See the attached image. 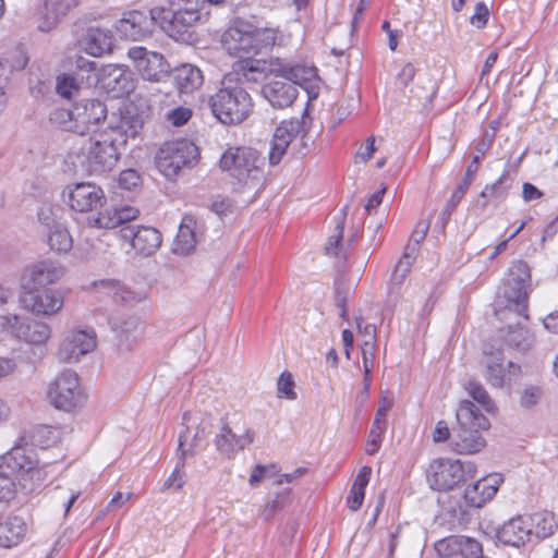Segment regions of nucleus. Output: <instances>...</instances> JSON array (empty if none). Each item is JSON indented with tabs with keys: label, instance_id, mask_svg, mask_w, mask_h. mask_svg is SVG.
Returning <instances> with one entry per match:
<instances>
[{
	"label": "nucleus",
	"instance_id": "1",
	"mask_svg": "<svg viewBox=\"0 0 558 558\" xmlns=\"http://www.w3.org/2000/svg\"><path fill=\"white\" fill-rule=\"evenodd\" d=\"M284 39L286 36L278 25L251 16L234 19L221 34L220 44L223 51L234 59V71L248 81H257L256 75L268 71V63L255 57L276 46H282Z\"/></svg>",
	"mask_w": 558,
	"mask_h": 558
},
{
	"label": "nucleus",
	"instance_id": "2",
	"mask_svg": "<svg viewBox=\"0 0 558 558\" xmlns=\"http://www.w3.org/2000/svg\"><path fill=\"white\" fill-rule=\"evenodd\" d=\"M219 169L232 178L239 193L256 192L264 185L265 174L259 153L248 146H230L220 156Z\"/></svg>",
	"mask_w": 558,
	"mask_h": 558
},
{
	"label": "nucleus",
	"instance_id": "3",
	"mask_svg": "<svg viewBox=\"0 0 558 558\" xmlns=\"http://www.w3.org/2000/svg\"><path fill=\"white\" fill-rule=\"evenodd\" d=\"M254 106L253 98L243 84L230 75L223 77L221 87L210 98L214 116L227 125L245 121L253 113Z\"/></svg>",
	"mask_w": 558,
	"mask_h": 558
},
{
	"label": "nucleus",
	"instance_id": "4",
	"mask_svg": "<svg viewBox=\"0 0 558 558\" xmlns=\"http://www.w3.org/2000/svg\"><path fill=\"white\" fill-rule=\"evenodd\" d=\"M531 291V272L525 262L512 264L498 291V303L502 308L496 310L500 320L513 313L517 317L527 319V300Z\"/></svg>",
	"mask_w": 558,
	"mask_h": 558
},
{
	"label": "nucleus",
	"instance_id": "5",
	"mask_svg": "<svg viewBox=\"0 0 558 558\" xmlns=\"http://www.w3.org/2000/svg\"><path fill=\"white\" fill-rule=\"evenodd\" d=\"M458 427L450 440L452 451L459 454H473L486 446L482 430L489 428L488 418L469 400H463L456 413Z\"/></svg>",
	"mask_w": 558,
	"mask_h": 558
},
{
	"label": "nucleus",
	"instance_id": "6",
	"mask_svg": "<svg viewBox=\"0 0 558 558\" xmlns=\"http://www.w3.org/2000/svg\"><path fill=\"white\" fill-rule=\"evenodd\" d=\"M199 149L191 141L182 138L165 142L157 150L155 162L167 178L175 177L183 168H191L199 160Z\"/></svg>",
	"mask_w": 558,
	"mask_h": 558
},
{
	"label": "nucleus",
	"instance_id": "7",
	"mask_svg": "<svg viewBox=\"0 0 558 558\" xmlns=\"http://www.w3.org/2000/svg\"><path fill=\"white\" fill-rule=\"evenodd\" d=\"M150 15L171 37L184 34L201 19L197 4L191 0H184L183 5L172 1L169 8H155Z\"/></svg>",
	"mask_w": 558,
	"mask_h": 558
},
{
	"label": "nucleus",
	"instance_id": "8",
	"mask_svg": "<svg viewBox=\"0 0 558 558\" xmlns=\"http://www.w3.org/2000/svg\"><path fill=\"white\" fill-rule=\"evenodd\" d=\"M476 471L474 463L461 460L437 459L427 469V481L435 490H450Z\"/></svg>",
	"mask_w": 558,
	"mask_h": 558
},
{
	"label": "nucleus",
	"instance_id": "9",
	"mask_svg": "<svg viewBox=\"0 0 558 558\" xmlns=\"http://www.w3.org/2000/svg\"><path fill=\"white\" fill-rule=\"evenodd\" d=\"M47 399L56 409L63 411L81 407L85 401V395L77 374L72 369L59 373L48 385Z\"/></svg>",
	"mask_w": 558,
	"mask_h": 558
},
{
	"label": "nucleus",
	"instance_id": "10",
	"mask_svg": "<svg viewBox=\"0 0 558 558\" xmlns=\"http://www.w3.org/2000/svg\"><path fill=\"white\" fill-rule=\"evenodd\" d=\"M0 329L20 341L38 347L51 337V327L47 323L17 314L1 315Z\"/></svg>",
	"mask_w": 558,
	"mask_h": 558
},
{
	"label": "nucleus",
	"instance_id": "11",
	"mask_svg": "<svg viewBox=\"0 0 558 558\" xmlns=\"http://www.w3.org/2000/svg\"><path fill=\"white\" fill-rule=\"evenodd\" d=\"M97 335L93 328L69 330L59 343L57 359L61 363H76L80 359L94 351Z\"/></svg>",
	"mask_w": 558,
	"mask_h": 558
},
{
	"label": "nucleus",
	"instance_id": "12",
	"mask_svg": "<svg viewBox=\"0 0 558 558\" xmlns=\"http://www.w3.org/2000/svg\"><path fill=\"white\" fill-rule=\"evenodd\" d=\"M22 308L35 316L51 317L63 307V296L60 290L45 289L23 291L19 298Z\"/></svg>",
	"mask_w": 558,
	"mask_h": 558
},
{
	"label": "nucleus",
	"instance_id": "13",
	"mask_svg": "<svg viewBox=\"0 0 558 558\" xmlns=\"http://www.w3.org/2000/svg\"><path fill=\"white\" fill-rule=\"evenodd\" d=\"M64 268L59 263L45 259L25 268L21 278L22 291L39 290L58 282L64 276Z\"/></svg>",
	"mask_w": 558,
	"mask_h": 558
},
{
	"label": "nucleus",
	"instance_id": "14",
	"mask_svg": "<svg viewBox=\"0 0 558 558\" xmlns=\"http://www.w3.org/2000/svg\"><path fill=\"white\" fill-rule=\"evenodd\" d=\"M268 70L278 72L282 78L289 81L292 85L301 86L307 93L310 99L318 97L322 81L316 66L278 63L276 68H268Z\"/></svg>",
	"mask_w": 558,
	"mask_h": 558
},
{
	"label": "nucleus",
	"instance_id": "15",
	"mask_svg": "<svg viewBox=\"0 0 558 558\" xmlns=\"http://www.w3.org/2000/svg\"><path fill=\"white\" fill-rule=\"evenodd\" d=\"M128 56L144 80L160 82L169 74V64L161 53L147 51L144 47H133Z\"/></svg>",
	"mask_w": 558,
	"mask_h": 558
},
{
	"label": "nucleus",
	"instance_id": "16",
	"mask_svg": "<svg viewBox=\"0 0 558 558\" xmlns=\"http://www.w3.org/2000/svg\"><path fill=\"white\" fill-rule=\"evenodd\" d=\"M254 439L255 432L252 428H245L242 433H238L228 423L222 422L214 438V445L221 457L230 460L250 446Z\"/></svg>",
	"mask_w": 558,
	"mask_h": 558
},
{
	"label": "nucleus",
	"instance_id": "17",
	"mask_svg": "<svg viewBox=\"0 0 558 558\" xmlns=\"http://www.w3.org/2000/svg\"><path fill=\"white\" fill-rule=\"evenodd\" d=\"M105 202L102 189L93 183H77L69 196L71 208L78 213L93 211L101 207Z\"/></svg>",
	"mask_w": 558,
	"mask_h": 558
},
{
	"label": "nucleus",
	"instance_id": "18",
	"mask_svg": "<svg viewBox=\"0 0 558 558\" xmlns=\"http://www.w3.org/2000/svg\"><path fill=\"white\" fill-rule=\"evenodd\" d=\"M301 124L298 120H283L275 129L268 154L270 165L275 166L281 161L289 145L299 134Z\"/></svg>",
	"mask_w": 558,
	"mask_h": 558
},
{
	"label": "nucleus",
	"instance_id": "19",
	"mask_svg": "<svg viewBox=\"0 0 558 558\" xmlns=\"http://www.w3.org/2000/svg\"><path fill=\"white\" fill-rule=\"evenodd\" d=\"M262 88L264 97L274 108L283 109L290 107L298 97V89L294 85L283 81L278 72Z\"/></svg>",
	"mask_w": 558,
	"mask_h": 558
},
{
	"label": "nucleus",
	"instance_id": "20",
	"mask_svg": "<svg viewBox=\"0 0 558 558\" xmlns=\"http://www.w3.org/2000/svg\"><path fill=\"white\" fill-rule=\"evenodd\" d=\"M502 481V475L498 473L482 477L465 488V502L470 507L481 508L496 495Z\"/></svg>",
	"mask_w": 558,
	"mask_h": 558
},
{
	"label": "nucleus",
	"instance_id": "21",
	"mask_svg": "<svg viewBox=\"0 0 558 558\" xmlns=\"http://www.w3.org/2000/svg\"><path fill=\"white\" fill-rule=\"evenodd\" d=\"M109 324L122 349L130 350L142 335L143 323L136 315L110 318Z\"/></svg>",
	"mask_w": 558,
	"mask_h": 558
},
{
	"label": "nucleus",
	"instance_id": "22",
	"mask_svg": "<svg viewBox=\"0 0 558 558\" xmlns=\"http://www.w3.org/2000/svg\"><path fill=\"white\" fill-rule=\"evenodd\" d=\"M497 538L500 543L513 547L525 545L532 538L529 519L517 517L509 520L497 531Z\"/></svg>",
	"mask_w": 558,
	"mask_h": 558
},
{
	"label": "nucleus",
	"instance_id": "23",
	"mask_svg": "<svg viewBox=\"0 0 558 558\" xmlns=\"http://www.w3.org/2000/svg\"><path fill=\"white\" fill-rule=\"evenodd\" d=\"M100 137H102L101 134L89 138L85 155L90 166L101 169L110 168L118 159L117 148L112 142Z\"/></svg>",
	"mask_w": 558,
	"mask_h": 558
},
{
	"label": "nucleus",
	"instance_id": "24",
	"mask_svg": "<svg viewBox=\"0 0 558 558\" xmlns=\"http://www.w3.org/2000/svg\"><path fill=\"white\" fill-rule=\"evenodd\" d=\"M90 287L98 292H104L111 296L116 302L125 304L140 302L146 298L144 291H132L114 279L93 281Z\"/></svg>",
	"mask_w": 558,
	"mask_h": 558
},
{
	"label": "nucleus",
	"instance_id": "25",
	"mask_svg": "<svg viewBox=\"0 0 558 558\" xmlns=\"http://www.w3.org/2000/svg\"><path fill=\"white\" fill-rule=\"evenodd\" d=\"M515 323L509 324L505 328L499 329V338L502 342L511 348L519 351H527L534 341L533 335L527 330V328L522 324V318Z\"/></svg>",
	"mask_w": 558,
	"mask_h": 558
},
{
	"label": "nucleus",
	"instance_id": "26",
	"mask_svg": "<svg viewBox=\"0 0 558 558\" xmlns=\"http://www.w3.org/2000/svg\"><path fill=\"white\" fill-rule=\"evenodd\" d=\"M149 19L140 11L129 12L119 22L120 33L132 40H140L149 33Z\"/></svg>",
	"mask_w": 558,
	"mask_h": 558
},
{
	"label": "nucleus",
	"instance_id": "27",
	"mask_svg": "<svg viewBox=\"0 0 558 558\" xmlns=\"http://www.w3.org/2000/svg\"><path fill=\"white\" fill-rule=\"evenodd\" d=\"M418 255V246H405V250L395 266L388 284V293L395 294L399 292L400 287L404 282L407 276L411 271V267Z\"/></svg>",
	"mask_w": 558,
	"mask_h": 558
},
{
	"label": "nucleus",
	"instance_id": "28",
	"mask_svg": "<svg viewBox=\"0 0 558 558\" xmlns=\"http://www.w3.org/2000/svg\"><path fill=\"white\" fill-rule=\"evenodd\" d=\"M76 4V0H45L43 22L38 27L44 32L51 29Z\"/></svg>",
	"mask_w": 558,
	"mask_h": 558
},
{
	"label": "nucleus",
	"instance_id": "29",
	"mask_svg": "<svg viewBox=\"0 0 558 558\" xmlns=\"http://www.w3.org/2000/svg\"><path fill=\"white\" fill-rule=\"evenodd\" d=\"M26 523L20 517H10L0 523V547L17 546L26 534Z\"/></svg>",
	"mask_w": 558,
	"mask_h": 558
},
{
	"label": "nucleus",
	"instance_id": "30",
	"mask_svg": "<svg viewBox=\"0 0 558 558\" xmlns=\"http://www.w3.org/2000/svg\"><path fill=\"white\" fill-rule=\"evenodd\" d=\"M138 215L140 210L132 206L113 208L99 213L98 217L95 219V225L99 228L113 229L126 221L136 219Z\"/></svg>",
	"mask_w": 558,
	"mask_h": 558
},
{
	"label": "nucleus",
	"instance_id": "31",
	"mask_svg": "<svg viewBox=\"0 0 558 558\" xmlns=\"http://www.w3.org/2000/svg\"><path fill=\"white\" fill-rule=\"evenodd\" d=\"M187 441V434H180L179 444H178V452L179 459L178 463L170 474V476L165 481L162 488L168 489L174 487L175 489H181L184 485V476L185 473L182 471L185 465V459L187 457L194 456V451L192 449H184V445Z\"/></svg>",
	"mask_w": 558,
	"mask_h": 558
},
{
	"label": "nucleus",
	"instance_id": "32",
	"mask_svg": "<svg viewBox=\"0 0 558 558\" xmlns=\"http://www.w3.org/2000/svg\"><path fill=\"white\" fill-rule=\"evenodd\" d=\"M174 84L181 93H191L203 84V75L198 68L183 64L174 71Z\"/></svg>",
	"mask_w": 558,
	"mask_h": 558
},
{
	"label": "nucleus",
	"instance_id": "33",
	"mask_svg": "<svg viewBox=\"0 0 558 558\" xmlns=\"http://www.w3.org/2000/svg\"><path fill=\"white\" fill-rule=\"evenodd\" d=\"M122 238L131 244H161V233L153 227L125 226L120 230Z\"/></svg>",
	"mask_w": 558,
	"mask_h": 558
},
{
	"label": "nucleus",
	"instance_id": "34",
	"mask_svg": "<svg viewBox=\"0 0 558 558\" xmlns=\"http://www.w3.org/2000/svg\"><path fill=\"white\" fill-rule=\"evenodd\" d=\"M203 240V228L192 215H185L179 226L177 244H196Z\"/></svg>",
	"mask_w": 558,
	"mask_h": 558
},
{
	"label": "nucleus",
	"instance_id": "35",
	"mask_svg": "<svg viewBox=\"0 0 558 558\" xmlns=\"http://www.w3.org/2000/svg\"><path fill=\"white\" fill-rule=\"evenodd\" d=\"M532 527V536L546 538L558 530V523L550 512L534 513L527 518Z\"/></svg>",
	"mask_w": 558,
	"mask_h": 558
},
{
	"label": "nucleus",
	"instance_id": "36",
	"mask_svg": "<svg viewBox=\"0 0 558 558\" xmlns=\"http://www.w3.org/2000/svg\"><path fill=\"white\" fill-rule=\"evenodd\" d=\"M111 39L101 29H90L84 41V50L94 57H100L110 50Z\"/></svg>",
	"mask_w": 558,
	"mask_h": 558
},
{
	"label": "nucleus",
	"instance_id": "37",
	"mask_svg": "<svg viewBox=\"0 0 558 558\" xmlns=\"http://www.w3.org/2000/svg\"><path fill=\"white\" fill-rule=\"evenodd\" d=\"M4 462L12 471L20 473V475L32 465L38 463L31 454L26 452L24 447H14L4 456Z\"/></svg>",
	"mask_w": 558,
	"mask_h": 558
},
{
	"label": "nucleus",
	"instance_id": "38",
	"mask_svg": "<svg viewBox=\"0 0 558 558\" xmlns=\"http://www.w3.org/2000/svg\"><path fill=\"white\" fill-rule=\"evenodd\" d=\"M486 378L495 387H502L505 378L504 357L501 352H496L485 361Z\"/></svg>",
	"mask_w": 558,
	"mask_h": 558
},
{
	"label": "nucleus",
	"instance_id": "39",
	"mask_svg": "<svg viewBox=\"0 0 558 558\" xmlns=\"http://www.w3.org/2000/svg\"><path fill=\"white\" fill-rule=\"evenodd\" d=\"M46 480V473L38 466V463L26 469L19 478V485L25 494H31L41 486Z\"/></svg>",
	"mask_w": 558,
	"mask_h": 558
},
{
	"label": "nucleus",
	"instance_id": "40",
	"mask_svg": "<svg viewBox=\"0 0 558 558\" xmlns=\"http://www.w3.org/2000/svg\"><path fill=\"white\" fill-rule=\"evenodd\" d=\"M59 429L49 425H39L33 428L31 440L34 446L48 448L59 440Z\"/></svg>",
	"mask_w": 558,
	"mask_h": 558
},
{
	"label": "nucleus",
	"instance_id": "41",
	"mask_svg": "<svg viewBox=\"0 0 558 558\" xmlns=\"http://www.w3.org/2000/svg\"><path fill=\"white\" fill-rule=\"evenodd\" d=\"M108 76H113L114 85H111V82H108L105 84V87L108 88L111 93H113L114 97L129 94L132 89L130 77L125 72L118 69H113L109 72Z\"/></svg>",
	"mask_w": 558,
	"mask_h": 558
},
{
	"label": "nucleus",
	"instance_id": "42",
	"mask_svg": "<svg viewBox=\"0 0 558 558\" xmlns=\"http://www.w3.org/2000/svg\"><path fill=\"white\" fill-rule=\"evenodd\" d=\"M466 390L470 397H472V399L475 400L486 412L494 411L495 404L480 383L470 380L466 386Z\"/></svg>",
	"mask_w": 558,
	"mask_h": 558
},
{
	"label": "nucleus",
	"instance_id": "43",
	"mask_svg": "<svg viewBox=\"0 0 558 558\" xmlns=\"http://www.w3.org/2000/svg\"><path fill=\"white\" fill-rule=\"evenodd\" d=\"M457 549L463 558H481L482 545L474 538L457 536Z\"/></svg>",
	"mask_w": 558,
	"mask_h": 558
},
{
	"label": "nucleus",
	"instance_id": "44",
	"mask_svg": "<svg viewBox=\"0 0 558 558\" xmlns=\"http://www.w3.org/2000/svg\"><path fill=\"white\" fill-rule=\"evenodd\" d=\"M84 122L97 123L107 117V108L104 102L97 99L86 100L84 104Z\"/></svg>",
	"mask_w": 558,
	"mask_h": 558
},
{
	"label": "nucleus",
	"instance_id": "45",
	"mask_svg": "<svg viewBox=\"0 0 558 558\" xmlns=\"http://www.w3.org/2000/svg\"><path fill=\"white\" fill-rule=\"evenodd\" d=\"M386 428L387 423H378V420H374L365 449L368 454H375L378 451Z\"/></svg>",
	"mask_w": 558,
	"mask_h": 558
},
{
	"label": "nucleus",
	"instance_id": "46",
	"mask_svg": "<svg viewBox=\"0 0 558 558\" xmlns=\"http://www.w3.org/2000/svg\"><path fill=\"white\" fill-rule=\"evenodd\" d=\"M16 485L8 475L0 473V512L3 513L10 500L14 498Z\"/></svg>",
	"mask_w": 558,
	"mask_h": 558
},
{
	"label": "nucleus",
	"instance_id": "47",
	"mask_svg": "<svg viewBox=\"0 0 558 558\" xmlns=\"http://www.w3.org/2000/svg\"><path fill=\"white\" fill-rule=\"evenodd\" d=\"M78 84L73 75L61 74L57 77V93L66 99H71L74 93L78 92Z\"/></svg>",
	"mask_w": 558,
	"mask_h": 558
},
{
	"label": "nucleus",
	"instance_id": "48",
	"mask_svg": "<svg viewBox=\"0 0 558 558\" xmlns=\"http://www.w3.org/2000/svg\"><path fill=\"white\" fill-rule=\"evenodd\" d=\"M118 186L125 191H134L142 185L141 174L134 169H126L120 172L118 180Z\"/></svg>",
	"mask_w": 558,
	"mask_h": 558
},
{
	"label": "nucleus",
	"instance_id": "49",
	"mask_svg": "<svg viewBox=\"0 0 558 558\" xmlns=\"http://www.w3.org/2000/svg\"><path fill=\"white\" fill-rule=\"evenodd\" d=\"M289 494H290V490L287 489L280 494H277V496L274 500L266 504L262 510L263 518L265 520H270L276 512L283 509L290 500Z\"/></svg>",
	"mask_w": 558,
	"mask_h": 558
},
{
	"label": "nucleus",
	"instance_id": "50",
	"mask_svg": "<svg viewBox=\"0 0 558 558\" xmlns=\"http://www.w3.org/2000/svg\"><path fill=\"white\" fill-rule=\"evenodd\" d=\"M192 110L187 107H177L170 110L166 118L173 126H182L192 118Z\"/></svg>",
	"mask_w": 558,
	"mask_h": 558
},
{
	"label": "nucleus",
	"instance_id": "51",
	"mask_svg": "<svg viewBox=\"0 0 558 558\" xmlns=\"http://www.w3.org/2000/svg\"><path fill=\"white\" fill-rule=\"evenodd\" d=\"M489 20V10L484 2H477L474 8V13L470 17V23L478 28H484Z\"/></svg>",
	"mask_w": 558,
	"mask_h": 558
},
{
	"label": "nucleus",
	"instance_id": "52",
	"mask_svg": "<svg viewBox=\"0 0 558 558\" xmlns=\"http://www.w3.org/2000/svg\"><path fill=\"white\" fill-rule=\"evenodd\" d=\"M278 393L280 396H284L287 399L294 400L296 398V393L293 390L294 380L292 375L288 372H283L278 379Z\"/></svg>",
	"mask_w": 558,
	"mask_h": 558
},
{
	"label": "nucleus",
	"instance_id": "53",
	"mask_svg": "<svg viewBox=\"0 0 558 558\" xmlns=\"http://www.w3.org/2000/svg\"><path fill=\"white\" fill-rule=\"evenodd\" d=\"M375 137L368 136L366 141L357 148L355 159L357 162L366 163L375 154Z\"/></svg>",
	"mask_w": 558,
	"mask_h": 558
},
{
	"label": "nucleus",
	"instance_id": "54",
	"mask_svg": "<svg viewBox=\"0 0 558 558\" xmlns=\"http://www.w3.org/2000/svg\"><path fill=\"white\" fill-rule=\"evenodd\" d=\"M541 397V388L536 386L527 387L523 390L521 395L520 404L525 409H531L538 403Z\"/></svg>",
	"mask_w": 558,
	"mask_h": 558
},
{
	"label": "nucleus",
	"instance_id": "55",
	"mask_svg": "<svg viewBox=\"0 0 558 558\" xmlns=\"http://www.w3.org/2000/svg\"><path fill=\"white\" fill-rule=\"evenodd\" d=\"M276 473H277V470H276L275 464H270V465L257 464L254 468V470L252 471V474L248 478V483L251 486H257L264 477H266L268 475L276 474Z\"/></svg>",
	"mask_w": 558,
	"mask_h": 558
},
{
	"label": "nucleus",
	"instance_id": "56",
	"mask_svg": "<svg viewBox=\"0 0 558 558\" xmlns=\"http://www.w3.org/2000/svg\"><path fill=\"white\" fill-rule=\"evenodd\" d=\"M364 375H371L374 367L375 342L364 341L362 345Z\"/></svg>",
	"mask_w": 558,
	"mask_h": 558
},
{
	"label": "nucleus",
	"instance_id": "57",
	"mask_svg": "<svg viewBox=\"0 0 558 558\" xmlns=\"http://www.w3.org/2000/svg\"><path fill=\"white\" fill-rule=\"evenodd\" d=\"M436 551L444 557L458 554L457 536H449L435 544Z\"/></svg>",
	"mask_w": 558,
	"mask_h": 558
},
{
	"label": "nucleus",
	"instance_id": "58",
	"mask_svg": "<svg viewBox=\"0 0 558 558\" xmlns=\"http://www.w3.org/2000/svg\"><path fill=\"white\" fill-rule=\"evenodd\" d=\"M471 185L463 182V181H460L457 186L454 187V190L452 191L449 199H448V207L451 208V209H454L459 203L463 199V197L465 196L469 187Z\"/></svg>",
	"mask_w": 558,
	"mask_h": 558
},
{
	"label": "nucleus",
	"instance_id": "59",
	"mask_svg": "<svg viewBox=\"0 0 558 558\" xmlns=\"http://www.w3.org/2000/svg\"><path fill=\"white\" fill-rule=\"evenodd\" d=\"M430 222L428 219H421L416 222L412 234H411V241L414 244H420L425 240V236L429 230Z\"/></svg>",
	"mask_w": 558,
	"mask_h": 558
},
{
	"label": "nucleus",
	"instance_id": "60",
	"mask_svg": "<svg viewBox=\"0 0 558 558\" xmlns=\"http://www.w3.org/2000/svg\"><path fill=\"white\" fill-rule=\"evenodd\" d=\"M325 254L336 259L337 266H340L349 255V246H324Z\"/></svg>",
	"mask_w": 558,
	"mask_h": 558
},
{
	"label": "nucleus",
	"instance_id": "61",
	"mask_svg": "<svg viewBox=\"0 0 558 558\" xmlns=\"http://www.w3.org/2000/svg\"><path fill=\"white\" fill-rule=\"evenodd\" d=\"M72 238L65 228L57 227L49 235V244L72 243Z\"/></svg>",
	"mask_w": 558,
	"mask_h": 558
},
{
	"label": "nucleus",
	"instance_id": "62",
	"mask_svg": "<svg viewBox=\"0 0 558 558\" xmlns=\"http://www.w3.org/2000/svg\"><path fill=\"white\" fill-rule=\"evenodd\" d=\"M349 293H350L349 288L342 289L340 287V284L337 286L335 303H336L337 307L341 308L340 316L344 319L347 318V314H348L345 304H347V301L349 298Z\"/></svg>",
	"mask_w": 558,
	"mask_h": 558
},
{
	"label": "nucleus",
	"instance_id": "63",
	"mask_svg": "<svg viewBox=\"0 0 558 558\" xmlns=\"http://www.w3.org/2000/svg\"><path fill=\"white\" fill-rule=\"evenodd\" d=\"M364 495L365 490L354 487L351 488V492L347 498V502L352 511H356L361 508L364 500Z\"/></svg>",
	"mask_w": 558,
	"mask_h": 558
},
{
	"label": "nucleus",
	"instance_id": "64",
	"mask_svg": "<svg viewBox=\"0 0 558 558\" xmlns=\"http://www.w3.org/2000/svg\"><path fill=\"white\" fill-rule=\"evenodd\" d=\"M393 401L386 395H381L379 400V405L376 411V415L374 420H378V423H387L386 414L392 408Z\"/></svg>",
	"mask_w": 558,
	"mask_h": 558
}]
</instances>
